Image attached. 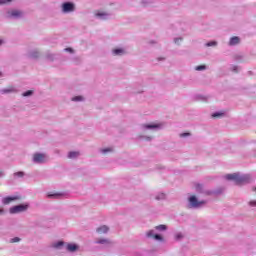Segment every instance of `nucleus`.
<instances>
[{"mask_svg": "<svg viewBox=\"0 0 256 256\" xmlns=\"http://www.w3.org/2000/svg\"><path fill=\"white\" fill-rule=\"evenodd\" d=\"M156 229H157V231H167V226L161 224V225L156 226Z\"/></svg>", "mask_w": 256, "mask_h": 256, "instance_id": "nucleus-15", "label": "nucleus"}, {"mask_svg": "<svg viewBox=\"0 0 256 256\" xmlns=\"http://www.w3.org/2000/svg\"><path fill=\"white\" fill-rule=\"evenodd\" d=\"M72 101H83L82 96H75L74 98H72Z\"/></svg>", "mask_w": 256, "mask_h": 256, "instance_id": "nucleus-22", "label": "nucleus"}, {"mask_svg": "<svg viewBox=\"0 0 256 256\" xmlns=\"http://www.w3.org/2000/svg\"><path fill=\"white\" fill-rule=\"evenodd\" d=\"M189 203L191 207H194V208L201 207V205H205V201H198L197 197L195 196H191L189 198Z\"/></svg>", "mask_w": 256, "mask_h": 256, "instance_id": "nucleus-3", "label": "nucleus"}, {"mask_svg": "<svg viewBox=\"0 0 256 256\" xmlns=\"http://www.w3.org/2000/svg\"><path fill=\"white\" fill-rule=\"evenodd\" d=\"M34 163H45V154L36 153L33 156Z\"/></svg>", "mask_w": 256, "mask_h": 256, "instance_id": "nucleus-5", "label": "nucleus"}, {"mask_svg": "<svg viewBox=\"0 0 256 256\" xmlns=\"http://www.w3.org/2000/svg\"><path fill=\"white\" fill-rule=\"evenodd\" d=\"M147 237H152L153 239H156V241H163V237L159 234H153V230H150L147 232Z\"/></svg>", "mask_w": 256, "mask_h": 256, "instance_id": "nucleus-7", "label": "nucleus"}, {"mask_svg": "<svg viewBox=\"0 0 256 256\" xmlns=\"http://www.w3.org/2000/svg\"><path fill=\"white\" fill-rule=\"evenodd\" d=\"M212 117L214 119H217V117H223V113H214V114H212Z\"/></svg>", "mask_w": 256, "mask_h": 256, "instance_id": "nucleus-20", "label": "nucleus"}, {"mask_svg": "<svg viewBox=\"0 0 256 256\" xmlns=\"http://www.w3.org/2000/svg\"><path fill=\"white\" fill-rule=\"evenodd\" d=\"M11 91H13V89H10V90L5 89L3 90V93H11Z\"/></svg>", "mask_w": 256, "mask_h": 256, "instance_id": "nucleus-32", "label": "nucleus"}, {"mask_svg": "<svg viewBox=\"0 0 256 256\" xmlns=\"http://www.w3.org/2000/svg\"><path fill=\"white\" fill-rule=\"evenodd\" d=\"M182 238H183V235H181V234H177V235H176V239H177V240L182 239Z\"/></svg>", "mask_w": 256, "mask_h": 256, "instance_id": "nucleus-29", "label": "nucleus"}, {"mask_svg": "<svg viewBox=\"0 0 256 256\" xmlns=\"http://www.w3.org/2000/svg\"><path fill=\"white\" fill-rule=\"evenodd\" d=\"M30 95H33V90H28L23 94V97H29Z\"/></svg>", "mask_w": 256, "mask_h": 256, "instance_id": "nucleus-17", "label": "nucleus"}, {"mask_svg": "<svg viewBox=\"0 0 256 256\" xmlns=\"http://www.w3.org/2000/svg\"><path fill=\"white\" fill-rule=\"evenodd\" d=\"M225 179H227L228 181H235L236 185H243L251 181V176L249 175L241 176L237 173H234V174H227L225 176Z\"/></svg>", "mask_w": 256, "mask_h": 256, "instance_id": "nucleus-1", "label": "nucleus"}, {"mask_svg": "<svg viewBox=\"0 0 256 256\" xmlns=\"http://www.w3.org/2000/svg\"><path fill=\"white\" fill-rule=\"evenodd\" d=\"M32 57H39V55H37V53L32 54Z\"/></svg>", "mask_w": 256, "mask_h": 256, "instance_id": "nucleus-34", "label": "nucleus"}, {"mask_svg": "<svg viewBox=\"0 0 256 256\" xmlns=\"http://www.w3.org/2000/svg\"><path fill=\"white\" fill-rule=\"evenodd\" d=\"M189 135H191L190 133H183L180 135V137H189Z\"/></svg>", "mask_w": 256, "mask_h": 256, "instance_id": "nucleus-26", "label": "nucleus"}, {"mask_svg": "<svg viewBox=\"0 0 256 256\" xmlns=\"http://www.w3.org/2000/svg\"><path fill=\"white\" fill-rule=\"evenodd\" d=\"M15 177H23L25 175L23 172H16L14 173Z\"/></svg>", "mask_w": 256, "mask_h": 256, "instance_id": "nucleus-24", "label": "nucleus"}, {"mask_svg": "<svg viewBox=\"0 0 256 256\" xmlns=\"http://www.w3.org/2000/svg\"><path fill=\"white\" fill-rule=\"evenodd\" d=\"M13 0H0V5H7V3H11Z\"/></svg>", "mask_w": 256, "mask_h": 256, "instance_id": "nucleus-19", "label": "nucleus"}, {"mask_svg": "<svg viewBox=\"0 0 256 256\" xmlns=\"http://www.w3.org/2000/svg\"><path fill=\"white\" fill-rule=\"evenodd\" d=\"M206 45L207 47H215V45H217V42L216 41L208 42Z\"/></svg>", "mask_w": 256, "mask_h": 256, "instance_id": "nucleus-18", "label": "nucleus"}, {"mask_svg": "<svg viewBox=\"0 0 256 256\" xmlns=\"http://www.w3.org/2000/svg\"><path fill=\"white\" fill-rule=\"evenodd\" d=\"M17 199H19L18 196H8L3 198L2 203L4 205H9V203H12V201H17Z\"/></svg>", "mask_w": 256, "mask_h": 256, "instance_id": "nucleus-6", "label": "nucleus"}, {"mask_svg": "<svg viewBox=\"0 0 256 256\" xmlns=\"http://www.w3.org/2000/svg\"><path fill=\"white\" fill-rule=\"evenodd\" d=\"M61 245H63V242H58L57 244H55V247H61Z\"/></svg>", "mask_w": 256, "mask_h": 256, "instance_id": "nucleus-33", "label": "nucleus"}, {"mask_svg": "<svg viewBox=\"0 0 256 256\" xmlns=\"http://www.w3.org/2000/svg\"><path fill=\"white\" fill-rule=\"evenodd\" d=\"M239 41H240L239 37L234 36L230 39L229 45H239Z\"/></svg>", "mask_w": 256, "mask_h": 256, "instance_id": "nucleus-10", "label": "nucleus"}, {"mask_svg": "<svg viewBox=\"0 0 256 256\" xmlns=\"http://www.w3.org/2000/svg\"><path fill=\"white\" fill-rule=\"evenodd\" d=\"M48 197H61V193H54V194L48 193Z\"/></svg>", "mask_w": 256, "mask_h": 256, "instance_id": "nucleus-21", "label": "nucleus"}, {"mask_svg": "<svg viewBox=\"0 0 256 256\" xmlns=\"http://www.w3.org/2000/svg\"><path fill=\"white\" fill-rule=\"evenodd\" d=\"M207 67L205 65H199L196 67V71H205Z\"/></svg>", "mask_w": 256, "mask_h": 256, "instance_id": "nucleus-16", "label": "nucleus"}, {"mask_svg": "<svg viewBox=\"0 0 256 256\" xmlns=\"http://www.w3.org/2000/svg\"><path fill=\"white\" fill-rule=\"evenodd\" d=\"M110 151H111L110 148H107V149L102 150V152H104V153H109Z\"/></svg>", "mask_w": 256, "mask_h": 256, "instance_id": "nucleus-31", "label": "nucleus"}, {"mask_svg": "<svg viewBox=\"0 0 256 256\" xmlns=\"http://www.w3.org/2000/svg\"><path fill=\"white\" fill-rule=\"evenodd\" d=\"M113 53L115 55H123V53H125V50L121 49V48H118V49H114L113 50Z\"/></svg>", "mask_w": 256, "mask_h": 256, "instance_id": "nucleus-14", "label": "nucleus"}, {"mask_svg": "<svg viewBox=\"0 0 256 256\" xmlns=\"http://www.w3.org/2000/svg\"><path fill=\"white\" fill-rule=\"evenodd\" d=\"M196 188H197V189H201V185L198 184V185L196 186Z\"/></svg>", "mask_w": 256, "mask_h": 256, "instance_id": "nucleus-36", "label": "nucleus"}, {"mask_svg": "<svg viewBox=\"0 0 256 256\" xmlns=\"http://www.w3.org/2000/svg\"><path fill=\"white\" fill-rule=\"evenodd\" d=\"M68 157L69 159H76V157H79V152H70Z\"/></svg>", "mask_w": 256, "mask_h": 256, "instance_id": "nucleus-13", "label": "nucleus"}, {"mask_svg": "<svg viewBox=\"0 0 256 256\" xmlns=\"http://www.w3.org/2000/svg\"><path fill=\"white\" fill-rule=\"evenodd\" d=\"M78 247L76 244H68L67 245V251H70L73 253V251H77Z\"/></svg>", "mask_w": 256, "mask_h": 256, "instance_id": "nucleus-11", "label": "nucleus"}, {"mask_svg": "<svg viewBox=\"0 0 256 256\" xmlns=\"http://www.w3.org/2000/svg\"><path fill=\"white\" fill-rule=\"evenodd\" d=\"M62 11L64 13H72V11H75V4L71 2H66L62 5Z\"/></svg>", "mask_w": 256, "mask_h": 256, "instance_id": "nucleus-2", "label": "nucleus"}, {"mask_svg": "<svg viewBox=\"0 0 256 256\" xmlns=\"http://www.w3.org/2000/svg\"><path fill=\"white\" fill-rule=\"evenodd\" d=\"M8 15L10 17H21V15H23V12H21L20 10H11L8 12Z\"/></svg>", "mask_w": 256, "mask_h": 256, "instance_id": "nucleus-8", "label": "nucleus"}, {"mask_svg": "<svg viewBox=\"0 0 256 256\" xmlns=\"http://www.w3.org/2000/svg\"><path fill=\"white\" fill-rule=\"evenodd\" d=\"M160 199H165V194H161Z\"/></svg>", "mask_w": 256, "mask_h": 256, "instance_id": "nucleus-35", "label": "nucleus"}, {"mask_svg": "<svg viewBox=\"0 0 256 256\" xmlns=\"http://www.w3.org/2000/svg\"><path fill=\"white\" fill-rule=\"evenodd\" d=\"M250 205H251V207H256V201H251Z\"/></svg>", "mask_w": 256, "mask_h": 256, "instance_id": "nucleus-28", "label": "nucleus"}, {"mask_svg": "<svg viewBox=\"0 0 256 256\" xmlns=\"http://www.w3.org/2000/svg\"><path fill=\"white\" fill-rule=\"evenodd\" d=\"M96 15L97 17H104L105 15H107V13L98 12Z\"/></svg>", "mask_w": 256, "mask_h": 256, "instance_id": "nucleus-25", "label": "nucleus"}, {"mask_svg": "<svg viewBox=\"0 0 256 256\" xmlns=\"http://www.w3.org/2000/svg\"><path fill=\"white\" fill-rule=\"evenodd\" d=\"M108 231H109V227L105 225L97 228V233H100V235H103V233H107Z\"/></svg>", "mask_w": 256, "mask_h": 256, "instance_id": "nucleus-9", "label": "nucleus"}, {"mask_svg": "<svg viewBox=\"0 0 256 256\" xmlns=\"http://www.w3.org/2000/svg\"><path fill=\"white\" fill-rule=\"evenodd\" d=\"M0 213H3V210L0 209Z\"/></svg>", "mask_w": 256, "mask_h": 256, "instance_id": "nucleus-38", "label": "nucleus"}, {"mask_svg": "<svg viewBox=\"0 0 256 256\" xmlns=\"http://www.w3.org/2000/svg\"><path fill=\"white\" fill-rule=\"evenodd\" d=\"M65 51H68L69 53H73V48H66Z\"/></svg>", "mask_w": 256, "mask_h": 256, "instance_id": "nucleus-30", "label": "nucleus"}, {"mask_svg": "<svg viewBox=\"0 0 256 256\" xmlns=\"http://www.w3.org/2000/svg\"><path fill=\"white\" fill-rule=\"evenodd\" d=\"M21 241V238L15 237L11 240V243H19Z\"/></svg>", "mask_w": 256, "mask_h": 256, "instance_id": "nucleus-23", "label": "nucleus"}, {"mask_svg": "<svg viewBox=\"0 0 256 256\" xmlns=\"http://www.w3.org/2000/svg\"><path fill=\"white\" fill-rule=\"evenodd\" d=\"M27 205H17L12 208H10V213H23V211H27Z\"/></svg>", "mask_w": 256, "mask_h": 256, "instance_id": "nucleus-4", "label": "nucleus"}, {"mask_svg": "<svg viewBox=\"0 0 256 256\" xmlns=\"http://www.w3.org/2000/svg\"><path fill=\"white\" fill-rule=\"evenodd\" d=\"M158 127H161L159 124H147L146 129H158Z\"/></svg>", "mask_w": 256, "mask_h": 256, "instance_id": "nucleus-12", "label": "nucleus"}, {"mask_svg": "<svg viewBox=\"0 0 256 256\" xmlns=\"http://www.w3.org/2000/svg\"><path fill=\"white\" fill-rule=\"evenodd\" d=\"M179 41H181V39H176V40H175V43H177V42H179Z\"/></svg>", "mask_w": 256, "mask_h": 256, "instance_id": "nucleus-37", "label": "nucleus"}, {"mask_svg": "<svg viewBox=\"0 0 256 256\" xmlns=\"http://www.w3.org/2000/svg\"><path fill=\"white\" fill-rule=\"evenodd\" d=\"M98 243H101V244H103V243H109V240H99Z\"/></svg>", "mask_w": 256, "mask_h": 256, "instance_id": "nucleus-27", "label": "nucleus"}]
</instances>
